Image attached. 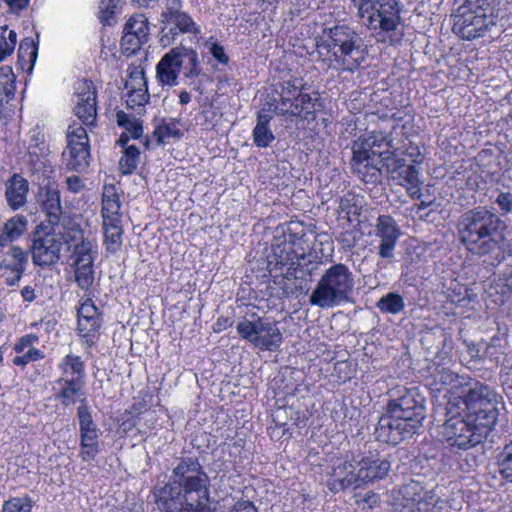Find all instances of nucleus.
<instances>
[{
	"mask_svg": "<svg viewBox=\"0 0 512 512\" xmlns=\"http://www.w3.org/2000/svg\"><path fill=\"white\" fill-rule=\"evenodd\" d=\"M67 189L73 193H78L84 187V183L79 176L72 175L66 178Z\"/></svg>",
	"mask_w": 512,
	"mask_h": 512,
	"instance_id": "obj_63",
	"label": "nucleus"
},
{
	"mask_svg": "<svg viewBox=\"0 0 512 512\" xmlns=\"http://www.w3.org/2000/svg\"><path fill=\"white\" fill-rule=\"evenodd\" d=\"M16 76L10 66L0 68V107L13 100L15 95Z\"/></svg>",
	"mask_w": 512,
	"mask_h": 512,
	"instance_id": "obj_36",
	"label": "nucleus"
},
{
	"mask_svg": "<svg viewBox=\"0 0 512 512\" xmlns=\"http://www.w3.org/2000/svg\"><path fill=\"white\" fill-rule=\"evenodd\" d=\"M460 382L461 394L465 396L467 414L471 416V420L479 421L480 425L492 429L498 417L497 393L488 385L470 377Z\"/></svg>",
	"mask_w": 512,
	"mask_h": 512,
	"instance_id": "obj_9",
	"label": "nucleus"
},
{
	"mask_svg": "<svg viewBox=\"0 0 512 512\" xmlns=\"http://www.w3.org/2000/svg\"><path fill=\"white\" fill-rule=\"evenodd\" d=\"M425 418L424 398L415 388L389 401L386 412L379 418L374 434L378 441L397 445L412 437Z\"/></svg>",
	"mask_w": 512,
	"mask_h": 512,
	"instance_id": "obj_1",
	"label": "nucleus"
},
{
	"mask_svg": "<svg viewBox=\"0 0 512 512\" xmlns=\"http://www.w3.org/2000/svg\"><path fill=\"white\" fill-rule=\"evenodd\" d=\"M492 429L480 425L479 421H472L467 414L464 417H450L442 428L445 442L452 448L468 450L481 443Z\"/></svg>",
	"mask_w": 512,
	"mask_h": 512,
	"instance_id": "obj_14",
	"label": "nucleus"
},
{
	"mask_svg": "<svg viewBox=\"0 0 512 512\" xmlns=\"http://www.w3.org/2000/svg\"><path fill=\"white\" fill-rule=\"evenodd\" d=\"M182 132L176 127L174 122L165 123L155 128L153 132V138H155L156 145H162L171 138L180 139Z\"/></svg>",
	"mask_w": 512,
	"mask_h": 512,
	"instance_id": "obj_43",
	"label": "nucleus"
},
{
	"mask_svg": "<svg viewBox=\"0 0 512 512\" xmlns=\"http://www.w3.org/2000/svg\"><path fill=\"white\" fill-rule=\"evenodd\" d=\"M124 31H130L131 33L140 36V38H145L148 40L149 36V26L148 19L143 14H134L132 15L124 25Z\"/></svg>",
	"mask_w": 512,
	"mask_h": 512,
	"instance_id": "obj_42",
	"label": "nucleus"
},
{
	"mask_svg": "<svg viewBox=\"0 0 512 512\" xmlns=\"http://www.w3.org/2000/svg\"><path fill=\"white\" fill-rule=\"evenodd\" d=\"M375 234L380 238L379 256L385 259L393 258L396 244L401 235L395 219L390 215H379L375 225Z\"/></svg>",
	"mask_w": 512,
	"mask_h": 512,
	"instance_id": "obj_19",
	"label": "nucleus"
},
{
	"mask_svg": "<svg viewBox=\"0 0 512 512\" xmlns=\"http://www.w3.org/2000/svg\"><path fill=\"white\" fill-rule=\"evenodd\" d=\"M457 8L453 30L463 39L471 40L484 36L491 38L501 35L508 25L507 0H455Z\"/></svg>",
	"mask_w": 512,
	"mask_h": 512,
	"instance_id": "obj_3",
	"label": "nucleus"
},
{
	"mask_svg": "<svg viewBox=\"0 0 512 512\" xmlns=\"http://www.w3.org/2000/svg\"><path fill=\"white\" fill-rule=\"evenodd\" d=\"M252 319L239 321L236 325L240 338L250 342L255 348L263 351H276L282 344V334L277 323L267 317H259L256 313Z\"/></svg>",
	"mask_w": 512,
	"mask_h": 512,
	"instance_id": "obj_13",
	"label": "nucleus"
},
{
	"mask_svg": "<svg viewBox=\"0 0 512 512\" xmlns=\"http://www.w3.org/2000/svg\"><path fill=\"white\" fill-rule=\"evenodd\" d=\"M358 17L368 29L378 35H388L390 44L398 43L403 35L400 5L397 0H359L355 2Z\"/></svg>",
	"mask_w": 512,
	"mask_h": 512,
	"instance_id": "obj_6",
	"label": "nucleus"
},
{
	"mask_svg": "<svg viewBox=\"0 0 512 512\" xmlns=\"http://www.w3.org/2000/svg\"><path fill=\"white\" fill-rule=\"evenodd\" d=\"M39 198L46 217L43 222L47 225L67 226L69 220L62 219L63 208L57 185L49 182L47 185L40 187Z\"/></svg>",
	"mask_w": 512,
	"mask_h": 512,
	"instance_id": "obj_20",
	"label": "nucleus"
},
{
	"mask_svg": "<svg viewBox=\"0 0 512 512\" xmlns=\"http://www.w3.org/2000/svg\"><path fill=\"white\" fill-rule=\"evenodd\" d=\"M121 203L117 188L113 184H105L102 191V207L101 216L105 220H120L122 215L120 213Z\"/></svg>",
	"mask_w": 512,
	"mask_h": 512,
	"instance_id": "obj_29",
	"label": "nucleus"
},
{
	"mask_svg": "<svg viewBox=\"0 0 512 512\" xmlns=\"http://www.w3.org/2000/svg\"><path fill=\"white\" fill-rule=\"evenodd\" d=\"M61 377L85 379V364L80 356L67 354L58 365Z\"/></svg>",
	"mask_w": 512,
	"mask_h": 512,
	"instance_id": "obj_35",
	"label": "nucleus"
},
{
	"mask_svg": "<svg viewBox=\"0 0 512 512\" xmlns=\"http://www.w3.org/2000/svg\"><path fill=\"white\" fill-rule=\"evenodd\" d=\"M170 479L182 488L188 502H195L196 507L208 504L210 480L198 458H181L173 468Z\"/></svg>",
	"mask_w": 512,
	"mask_h": 512,
	"instance_id": "obj_7",
	"label": "nucleus"
},
{
	"mask_svg": "<svg viewBox=\"0 0 512 512\" xmlns=\"http://www.w3.org/2000/svg\"><path fill=\"white\" fill-rule=\"evenodd\" d=\"M378 162H370L369 166L365 167V163L361 166V172H357L361 175V179L365 183H376L379 181L381 176V168L377 167Z\"/></svg>",
	"mask_w": 512,
	"mask_h": 512,
	"instance_id": "obj_54",
	"label": "nucleus"
},
{
	"mask_svg": "<svg viewBox=\"0 0 512 512\" xmlns=\"http://www.w3.org/2000/svg\"><path fill=\"white\" fill-rule=\"evenodd\" d=\"M467 412L466 399L464 394L451 395L446 404V414L450 417H462L461 414Z\"/></svg>",
	"mask_w": 512,
	"mask_h": 512,
	"instance_id": "obj_52",
	"label": "nucleus"
},
{
	"mask_svg": "<svg viewBox=\"0 0 512 512\" xmlns=\"http://www.w3.org/2000/svg\"><path fill=\"white\" fill-rule=\"evenodd\" d=\"M153 497L158 508L167 512L191 511L196 507V503L188 502L182 488L172 481L154 488Z\"/></svg>",
	"mask_w": 512,
	"mask_h": 512,
	"instance_id": "obj_18",
	"label": "nucleus"
},
{
	"mask_svg": "<svg viewBox=\"0 0 512 512\" xmlns=\"http://www.w3.org/2000/svg\"><path fill=\"white\" fill-rule=\"evenodd\" d=\"M272 116L265 112H258L257 122L253 129V142L258 148L268 147L275 136L269 127Z\"/></svg>",
	"mask_w": 512,
	"mask_h": 512,
	"instance_id": "obj_32",
	"label": "nucleus"
},
{
	"mask_svg": "<svg viewBox=\"0 0 512 512\" xmlns=\"http://www.w3.org/2000/svg\"><path fill=\"white\" fill-rule=\"evenodd\" d=\"M67 148L69 151L70 159L68 167L77 172L86 170L90 162V146L89 137L86 129L73 122L67 129Z\"/></svg>",
	"mask_w": 512,
	"mask_h": 512,
	"instance_id": "obj_16",
	"label": "nucleus"
},
{
	"mask_svg": "<svg viewBox=\"0 0 512 512\" xmlns=\"http://www.w3.org/2000/svg\"><path fill=\"white\" fill-rule=\"evenodd\" d=\"M5 197L10 208L17 210L27 202L28 181L19 174H13L5 184Z\"/></svg>",
	"mask_w": 512,
	"mask_h": 512,
	"instance_id": "obj_27",
	"label": "nucleus"
},
{
	"mask_svg": "<svg viewBox=\"0 0 512 512\" xmlns=\"http://www.w3.org/2000/svg\"><path fill=\"white\" fill-rule=\"evenodd\" d=\"M76 101L73 108L84 125H93L96 122V91L94 84L89 80H80L75 85Z\"/></svg>",
	"mask_w": 512,
	"mask_h": 512,
	"instance_id": "obj_17",
	"label": "nucleus"
},
{
	"mask_svg": "<svg viewBox=\"0 0 512 512\" xmlns=\"http://www.w3.org/2000/svg\"><path fill=\"white\" fill-rule=\"evenodd\" d=\"M318 97H312L310 94L299 93L291 102V109L276 107L275 112L281 116H296L304 120L314 118L315 102Z\"/></svg>",
	"mask_w": 512,
	"mask_h": 512,
	"instance_id": "obj_28",
	"label": "nucleus"
},
{
	"mask_svg": "<svg viewBox=\"0 0 512 512\" xmlns=\"http://www.w3.org/2000/svg\"><path fill=\"white\" fill-rule=\"evenodd\" d=\"M210 54L213 56L221 64H227L229 62V57L225 53L223 46L218 43L211 44L209 48Z\"/></svg>",
	"mask_w": 512,
	"mask_h": 512,
	"instance_id": "obj_61",
	"label": "nucleus"
},
{
	"mask_svg": "<svg viewBox=\"0 0 512 512\" xmlns=\"http://www.w3.org/2000/svg\"><path fill=\"white\" fill-rule=\"evenodd\" d=\"M147 90L135 89L128 93L127 104L131 107L142 106L148 102Z\"/></svg>",
	"mask_w": 512,
	"mask_h": 512,
	"instance_id": "obj_60",
	"label": "nucleus"
},
{
	"mask_svg": "<svg viewBox=\"0 0 512 512\" xmlns=\"http://www.w3.org/2000/svg\"><path fill=\"white\" fill-rule=\"evenodd\" d=\"M292 246L290 243H284L283 246L277 245L273 248V253L277 257V263L287 265L291 260Z\"/></svg>",
	"mask_w": 512,
	"mask_h": 512,
	"instance_id": "obj_58",
	"label": "nucleus"
},
{
	"mask_svg": "<svg viewBox=\"0 0 512 512\" xmlns=\"http://www.w3.org/2000/svg\"><path fill=\"white\" fill-rule=\"evenodd\" d=\"M98 428L80 432L81 458L83 461L94 459L99 452Z\"/></svg>",
	"mask_w": 512,
	"mask_h": 512,
	"instance_id": "obj_37",
	"label": "nucleus"
},
{
	"mask_svg": "<svg viewBox=\"0 0 512 512\" xmlns=\"http://www.w3.org/2000/svg\"><path fill=\"white\" fill-rule=\"evenodd\" d=\"M39 337L36 334H27L22 336L14 345V351L18 354L28 349H36L33 345L38 343Z\"/></svg>",
	"mask_w": 512,
	"mask_h": 512,
	"instance_id": "obj_56",
	"label": "nucleus"
},
{
	"mask_svg": "<svg viewBox=\"0 0 512 512\" xmlns=\"http://www.w3.org/2000/svg\"><path fill=\"white\" fill-rule=\"evenodd\" d=\"M104 231V244L105 248L110 253H115L120 250L122 246L123 235V221L120 220H105L102 223Z\"/></svg>",
	"mask_w": 512,
	"mask_h": 512,
	"instance_id": "obj_31",
	"label": "nucleus"
},
{
	"mask_svg": "<svg viewBox=\"0 0 512 512\" xmlns=\"http://www.w3.org/2000/svg\"><path fill=\"white\" fill-rule=\"evenodd\" d=\"M77 417L79 420V432L97 428V425L93 421L87 399H81V404L77 408Z\"/></svg>",
	"mask_w": 512,
	"mask_h": 512,
	"instance_id": "obj_48",
	"label": "nucleus"
},
{
	"mask_svg": "<svg viewBox=\"0 0 512 512\" xmlns=\"http://www.w3.org/2000/svg\"><path fill=\"white\" fill-rule=\"evenodd\" d=\"M376 306L382 313L396 315L405 309V302L400 294L389 292L378 300Z\"/></svg>",
	"mask_w": 512,
	"mask_h": 512,
	"instance_id": "obj_39",
	"label": "nucleus"
},
{
	"mask_svg": "<svg viewBox=\"0 0 512 512\" xmlns=\"http://www.w3.org/2000/svg\"><path fill=\"white\" fill-rule=\"evenodd\" d=\"M117 124L124 128L126 133L134 138L138 139L143 133V127L139 119L133 115H129L124 111H118L116 114Z\"/></svg>",
	"mask_w": 512,
	"mask_h": 512,
	"instance_id": "obj_40",
	"label": "nucleus"
},
{
	"mask_svg": "<svg viewBox=\"0 0 512 512\" xmlns=\"http://www.w3.org/2000/svg\"><path fill=\"white\" fill-rule=\"evenodd\" d=\"M359 233L356 230H346L337 236V241L345 250H350L357 244Z\"/></svg>",
	"mask_w": 512,
	"mask_h": 512,
	"instance_id": "obj_55",
	"label": "nucleus"
},
{
	"mask_svg": "<svg viewBox=\"0 0 512 512\" xmlns=\"http://www.w3.org/2000/svg\"><path fill=\"white\" fill-rule=\"evenodd\" d=\"M101 326L100 316L78 317V332L87 347H92Z\"/></svg>",
	"mask_w": 512,
	"mask_h": 512,
	"instance_id": "obj_34",
	"label": "nucleus"
},
{
	"mask_svg": "<svg viewBox=\"0 0 512 512\" xmlns=\"http://www.w3.org/2000/svg\"><path fill=\"white\" fill-rule=\"evenodd\" d=\"M495 204H497L500 214L506 215L512 212V193L500 192L498 193Z\"/></svg>",
	"mask_w": 512,
	"mask_h": 512,
	"instance_id": "obj_57",
	"label": "nucleus"
},
{
	"mask_svg": "<svg viewBox=\"0 0 512 512\" xmlns=\"http://www.w3.org/2000/svg\"><path fill=\"white\" fill-rule=\"evenodd\" d=\"M28 263V254L19 246L10 247L3 255L0 269L8 286L16 285L22 278Z\"/></svg>",
	"mask_w": 512,
	"mask_h": 512,
	"instance_id": "obj_22",
	"label": "nucleus"
},
{
	"mask_svg": "<svg viewBox=\"0 0 512 512\" xmlns=\"http://www.w3.org/2000/svg\"><path fill=\"white\" fill-rule=\"evenodd\" d=\"M21 355L15 356L12 360L15 366L24 368L27 364L41 360L45 357V354L40 349H28L20 353Z\"/></svg>",
	"mask_w": 512,
	"mask_h": 512,
	"instance_id": "obj_53",
	"label": "nucleus"
},
{
	"mask_svg": "<svg viewBox=\"0 0 512 512\" xmlns=\"http://www.w3.org/2000/svg\"><path fill=\"white\" fill-rule=\"evenodd\" d=\"M56 384L59 386L56 397L62 406L68 407L78 400L81 403V399H86L85 379L60 377L56 380Z\"/></svg>",
	"mask_w": 512,
	"mask_h": 512,
	"instance_id": "obj_26",
	"label": "nucleus"
},
{
	"mask_svg": "<svg viewBox=\"0 0 512 512\" xmlns=\"http://www.w3.org/2000/svg\"><path fill=\"white\" fill-rule=\"evenodd\" d=\"M177 51H179V60L182 62L184 76L188 79L198 77L201 74V67L197 51L182 44L177 46Z\"/></svg>",
	"mask_w": 512,
	"mask_h": 512,
	"instance_id": "obj_33",
	"label": "nucleus"
},
{
	"mask_svg": "<svg viewBox=\"0 0 512 512\" xmlns=\"http://www.w3.org/2000/svg\"><path fill=\"white\" fill-rule=\"evenodd\" d=\"M357 466L358 480L362 485L385 478L391 469V461L379 453H369L359 460Z\"/></svg>",
	"mask_w": 512,
	"mask_h": 512,
	"instance_id": "obj_21",
	"label": "nucleus"
},
{
	"mask_svg": "<svg viewBox=\"0 0 512 512\" xmlns=\"http://www.w3.org/2000/svg\"><path fill=\"white\" fill-rule=\"evenodd\" d=\"M75 222L68 221L67 226L47 225L44 222L37 227L32 245L31 254L33 264L36 266H50L60 259L62 248L68 243V232Z\"/></svg>",
	"mask_w": 512,
	"mask_h": 512,
	"instance_id": "obj_8",
	"label": "nucleus"
},
{
	"mask_svg": "<svg viewBox=\"0 0 512 512\" xmlns=\"http://www.w3.org/2000/svg\"><path fill=\"white\" fill-rule=\"evenodd\" d=\"M16 43L17 33L14 30L8 29L6 25L3 26L0 37V62L13 53Z\"/></svg>",
	"mask_w": 512,
	"mask_h": 512,
	"instance_id": "obj_45",
	"label": "nucleus"
},
{
	"mask_svg": "<svg viewBox=\"0 0 512 512\" xmlns=\"http://www.w3.org/2000/svg\"><path fill=\"white\" fill-rule=\"evenodd\" d=\"M37 57V47L30 38L23 39L18 48V59L22 63L34 64Z\"/></svg>",
	"mask_w": 512,
	"mask_h": 512,
	"instance_id": "obj_46",
	"label": "nucleus"
},
{
	"mask_svg": "<svg viewBox=\"0 0 512 512\" xmlns=\"http://www.w3.org/2000/svg\"><path fill=\"white\" fill-rule=\"evenodd\" d=\"M159 21V43L162 47L171 46L181 34L195 36L201 34L200 26L182 10L180 0H167Z\"/></svg>",
	"mask_w": 512,
	"mask_h": 512,
	"instance_id": "obj_11",
	"label": "nucleus"
},
{
	"mask_svg": "<svg viewBox=\"0 0 512 512\" xmlns=\"http://www.w3.org/2000/svg\"><path fill=\"white\" fill-rule=\"evenodd\" d=\"M380 502V497L374 492H367L361 500H357V503H363V509L365 507L372 509L377 506Z\"/></svg>",
	"mask_w": 512,
	"mask_h": 512,
	"instance_id": "obj_62",
	"label": "nucleus"
},
{
	"mask_svg": "<svg viewBox=\"0 0 512 512\" xmlns=\"http://www.w3.org/2000/svg\"><path fill=\"white\" fill-rule=\"evenodd\" d=\"M358 196L354 194H347L340 199L339 209L344 212L347 217L351 215H360L361 203Z\"/></svg>",
	"mask_w": 512,
	"mask_h": 512,
	"instance_id": "obj_51",
	"label": "nucleus"
},
{
	"mask_svg": "<svg viewBox=\"0 0 512 512\" xmlns=\"http://www.w3.org/2000/svg\"><path fill=\"white\" fill-rule=\"evenodd\" d=\"M120 0H100L99 19L104 25H113L115 23V9Z\"/></svg>",
	"mask_w": 512,
	"mask_h": 512,
	"instance_id": "obj_47",
	"label": "nucleus"
},
{
	"mask_svg": "<svg viewBox=\"0 0 512 512\" xmlns=\"http://www.w3.org/2000/svg\"><path fill=\"white\" fill-rule=\"evenodd\" d=\"M140 151L135 145L125 148L124 155L119 161V167L123 174H131L138 165Z\"/></svg>",
	"mask_w": 512,
	"mask_h": 512,
	"instance_id": "obj_44",
	"label": "nucleus"
},
{
	"mask_svg": "<svg viewBox=\"0 0 512 512\" xmlns=\"http://www.w3.org/2000/svg\"><path fill=\"white\" fill-rule=\"evenodd\" d=\"M315 41L319 56L338 72L354 73L368 54L360 35L345 24L323 28Z\"/></svg>",
	"mask_w": 512,
	"mask_h": 512,
	"instance_id": "obj_2",
	"label": "nucleus"
},
{
	"mask_svg": "<svg viewBox=\"0 0 512 512\" xmlns=\"http://www.w3.org/2000/svg\"><path fill=\"white\" fill-rule=\"evenodd\" d=\"M78 317H91V316H100L98 308L94 304L91 298H86L81 300L80 306L77 311Z\"/></svg>",
	"mask_w": 512,
	"mask_h": 512,
	"instance_id": "obj_59",
	"label": "nucleus"
},
{
	"mask_svg": "<svg viewBox=\"0 0 512 512\" xmlns=\"http://www.w3.org/2000/svg\"><path fill=\"white\" fill-rule=\"evenodd\" d=\"M397 148V144L393 139L388 138L383 132L373 131L369 134L360 136L352 144V169L354 172H361V166L365 163V167L370 162H378L384 165L389 161L390 154Z\"/></svg>",
	"mask_w": 512,
	"mask_h": 512,
	"instance_id": "obj_12",
	"label": "nucleus"
},
{
	"mask_svg": "<svg viewBox=\"0 0 512 512\" xmlns=\"http://www.w3.org/2000/svg\"><path fill=\"white\" fill-rule=\"evenodd\" d=\"M328 475L327 486L334 493L351 486H360L357 468L349 461L337 460L331 466Z\"/></svg>",
	"mask_w": 512,
	"mask_h": 512,
	"instance_id": "obj_23",
	"label": "nucleus"
},
{
	"mask_svg": "<svg viewBox=\"0 0 512 512\" xmlns=\"http://www.w3.org/2000/svg\"><path fill=\"white\" fill-rule=\"evenodd\" d=\"M147 42V39L140 38V36H136L130 31H124L121 38V49L126 54H135L141 46Z\"/></svg>",
	"mask_w": 512,
	"mask_h": 512,
	"instance_id": "obj_49",
	"label": "nucleus"
},
{
	"mask_svg": "<svg viewBox=\"0 0 512 512\" xmlns=\"http://www.w3.org/2000/svg\"><path fill=\"white\" fill-rule=\"evenodd\" d=\"M355 281L352 271L343 263L327 268L309 296L312 306L321 309L338 307L351 301Z\"/></svg>",
	"mask_w": 512,
	"mask_h": 512,
	"instance_id": "obj_5",
	"label": "nucleus"
},
{
	"mask_svg": "<svg viewBox=\"0 0 512 512\" xmlns=\"http://www.w3.org/2000/svg\"><path fill=\"white\" fill-rule=\"evenodd\" d=\"M68 248L73 247L71 259L77 286L88 291L94 283V260L97 255L96 245L84 236L79 224H72L68 232Z\"/></svg>",
	"mask_w": 512,
	"mask_h": 512,
	"instance_id": "obj_10",
	"label": "nucleus"
},
{
	"mask_svg": "<svg viewBox=\"0 0 512 512\" xmlns=\"http://www.w3.org/2000/svg\"><path fill=\"white\" fill-rule=\"evenodd\" d=\"M230 512H257V509L251 501L240 500L234 504Z\"/></svg>",
	"mask_w": 512,
	"mask_h": 512,
	"instance_id": "obj_64",
	"label": "nucleus"
},
{
	"mask_svg": "<svg viewBox=\"0 0 512 512\" xmlns=\"http://www.w3.org/2000/svg\"><path fill=\"white\" fill-rule=\"evenodd\" d=\"M468 378L467 376H459L447 368H438L433 375V385L438 391L448 386H450L451 389H458L460 387L462 388L460 381H466Z\"/></svg>",
	"mask_w": 512,
	"mask_h": 512,
	"instance_id": "obj_38",
	"label": "nucleus"
},
{
	"mask_svg": "<svg viewBox=\"0 0 512 512\" xmlns=\"http://www.w3.org/2000/svg\"><path fill=\"white\" fill-rule=\"evenodd\" d=\"M498 468L502 479L512 484V440L504 446L499 454Z\"/></svg>",
	"mask_w": 512,
	"mask_h": 512,
	"instance_id": "obj_41",
	"label": "nucleus"
},
{
	"mask_svg": "<svg viewBox=\"0 0 512 512\" xmlns=\"http://www.w3.org/2000/svg\"><path fill=\"white\" fill-rule=\"evenodd\" d=\"M28 220L24 215L9 218L0 232V247H5L18 240L27 230Z\"/></svg>",
	"mask_w": 512,
	"mask_h": 512,
	"instance_id": "obj_30",
	"label": "nucleus"
},
{
	"mask_svg": "<svg viewBox=\"0 0 512 512\" xmlns=\"http://www.w3.org/2000/svg\"><path fill=\"white\" fill-rule=\"evenodd\" d=\"M400 147L393 150L389 161L384 162L383 169L392 180H397L400 185L419 182V171L413 165H407L405 160L398 156Z\"/></svg>",
	"mask_w": 512,
	"mask_h": 512,
	"instance_id": "obj_24",
	"label": "nucleus"
},
{
	"mask_svg": "<svg viewBox=\"0 0 512 512\" xmlns=\"http://www.w3.org/2000/svg\"><path fill=\"white\" fill-rule=\"evenodd\" d=\"M505 227L499 216L483 207L464 212L456 225L460 242L477 256L489 255L499 249Z\"/></svg>",
	"mask_w": 512,
	"mask_h": 512,
	"instance_id": "obj_4",
	"label": "nucleus"
},
{
	"mask_svg": "<svg viewBox=\"0 0 512 512\" xmlns=\"http://www.w3.org/2000/svg\"><path fill=\"white\" fill-rule=\"evenodd\" d=\"M31 498L15 497L4 502L2 512H31Z\"/></svg>",
	"mask_w": 512,
	"mask_h": 512,
	"instance_id": "obj_50",
	"label": "nucleus"
},
{
	"mask_svg": "<svg viewBox=\"0 0 512 512\" xmlns=\"http://www.w3.org/2000/svg\"><path fill=\"white\" fill-rule=\"evenodd\" d=\"M181 69L182 62L179 60V51H177V47H174L157 63L156 77L163 86H176Z\"/></svg>",
	"mask_w": 512,
	"mask_h": 512,
	"instance_id": "obj_25",
	"label": "nucleus"
},
{
	"mask_svg": "<svg viewBox=\"0 0 512 512\" xmlns=\"http://www.w3.org/2000/svg\"><path fill=\"white\" fill-rule=\"evenodd\" d=\"M398 512H452L451 502L435 489L425 490L417 483L404 486Z\"/></svg>",
	"mask_w": 512,
	"mask_h": 512,
	"instance_id": "obj_15",
	"label": "nucleus"
}]
</instances>
